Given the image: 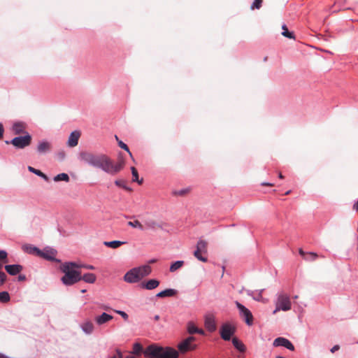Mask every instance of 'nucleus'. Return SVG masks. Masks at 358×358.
Segmentation results:
<instances>
[{
    "mask_svg": "<svg viewBox=\"0 0 358 358\" xmlns=\"http://www.w3.org/2000/svg\"><path fill=\"white\" fill-rule=\"evenodd\" d=\"M183 265H184L183 261H176L171 265L170 271L175 272L178 269L180 268Z\"/></svg>",
    "mask_w": 358,
    "mask_h": 358,
    "instance_id": "nucleus-32",
    "label": "nucleus"
},
{
    "mask_svg": "<svg viewBox=\"0 0 358 358\" xmlns=\"http://www.w3.org/2000/svg\"><path fill=\"white\" fill-rule=\"evenodd\" d=\"M115 184L118 186V187H123L124 189H127L126 187V186L124 185L125 184V181L122 180H117L115 181Z\"/></svg>",
    "mask_w": 358,
    "mask_h": 358,
    "instance_id": "nucleus-43",
    "label": "nucleus"
},
{
    "mask_svg": "<svg viewBox=\"0 0 358 358\" xmlns=\"http://www.w3.org/2000/svg\"><path fill=\"white\" fill-rule=\"evenodd\" d=\"M131 173H132V176H133L132 180L134 182H136L138 184L141 185L143 183V179L139 180L137 169L135 167L132 166L131 168Z\"/></svg>",
    "mask_w": 358,
    "mask_h": 358,
    "instance_id": "nucleus-30",
    "label": "nucleus"
},
{
    "mask_svg": "<svg viewBox=\"0 0 358 358\" xmlns=\"http://www.w3.org/2000/svg\"><path fill=\"white\" fill-rule=\"evenodd\" d=\"M262 0H255L254 3L251 6V9L253 10L255 8L259 9L262 6Z\"/></svg>",
    "mask_w": 358,
    "mask_h": 358,
    "instance_id": "nucleus-39",
    "label": "nucleus"
},
{
    "mask_svg": "<svg viewBox=\"0 0 358 358\" xmlns=\"http://www.w3.org/2000/svg\"><path fill=\"white\" fill-rule=\"evenodd\" d=\"M116 353L118 355V358H136L133 355H127V356H124L121 351L119 350H116Z\"/></svg>",
    "mask_w": 358,
    "mask_h": 358,
    "instance_id": "nucleus-42",
    "label": "nucleus"
},
{
    "mask_svg": "<svg viewBox=\"0 0 358 358\" xmlns=\"http://www.w3.org/2000/svg\"><path fill=\"white\" fill-rule=\"evenodd\" d=\"M81 328L84 332L90 334L93 332L94 327L91 321H86L81 325Z\"/></svg>",
    "mask_w": 358,
    "mask_h": 358,
    "instance_id": "nucleus-20",
    "label": "nucleus"
},
{
    "mask_svg": "<svg viewBox=\"0 0 358 358\" xmlns=\"http://www.w3.org/2000/svg\"><path fill=\"white\" fill-rule=\"evenodd\" d=\"M80 159L89 165L99 168L104 172L115 176L118 173L124 166V160L119 159L116 163L106 155L94 154L90 152H81L80 154Z\"/></svg>",
    "mask_w": 358,
    "mask_h": 358,
    "instance_id": "nucleus-1",
    "label": "nucleus"
},
{
    "mask_svg": "<svg viewBox=\"0 0 358 358\" xmlns=\"http://www.w3.org/2000/svg\"><path fill=\"white\" fill-rule=\"evenodd\" d=\"M0 358H10V357H8V356H6L2 353H0Z\"/></svg>",
    "mask_w": 358,
    "mask_h": 358,
    "instance_id": "nucleus-55",
    "label": "nucleus"
},
{
    "mask_svg": "<svg viewBox=\"0 0 358 358\" xmlns=\"http://www.w3.org/2000/svg\"><path fill=\"white\" fill-rule=\"evenodd\" d=\"M232 343L234 347L238 350L240 352H244L245 350V347L244 344L240 341L238 338H234L232 339Z\"/></svg>",
    "mask_w": 358,
    "mask_h": 358,
    "instance_id": "nucleus-25",
    "label": "nucleus"
},
{
    "mask_svg": "<svg viewBox=\"0 0 358 358\" xmlns=\"http://www.w3.org/2000/svg\"><path fill=\"white\" fill-rule=\"evenodd\" d=\"M292 303L288 295L280 294L278 295L275 302V309L273 313L276 314L280 310L287 311L291 309Z\"/></svg>",
    "mask_w": 358,
    "mask_h": 358,
    "instance_id": "nucleus-5",
    "label": "nucleus"
},
{
    "mask_svg": "<svg viewBox=\"0 0 358 358\" xmlns=\"http://www.w3.org/2000/svg\"><path fill=\"white\" fill-rule=\"evenodd\" d=\"M115 312L117 314L120 315L123 317V319L124 320H128L129 316H128V315L125 312L122 311V310H115Z\"/></svg>",
    "mask_w": 358,
    "mask_h": 358,
    "instance_id": "nucleus-45",
    "label": "nucleus"
},
{
    "mask_svg": "<svg viewBox=\"0 0 358 358\" xmlns=\"http://www.w3.org/2000/svg\"><path fill=\"white\" fill-rule=\"evenodd\" d=\"M110 358H118V355H117V354L116 353V355H115V356H113V357H110Z\"/></svg>",
    "mask_w": 358,
    "mask_h": 358,
    "instance_id": "nucleus-59",
    "label": "nucleus"
},
{
    "mask_svg": "<svg viewBox=\"0 0 358 358\" xmlns=\"http://www.w3.org/2000/svg\"><path fill=\"white\" fill-rule=\"evenodd\" d=\"M264 289H261L259 292H252L250 295L256 301H262L264 303L267 302V299L262 296V292Z\"/></svg>",
    "mask_w": 358,
    "mask_h": 358,
    "instance_id": "nucleus-22",
    "label": "nucleus"
},
{
    "mask_svg": "<svg viewBox=\"0 0 358 358\" xmlns=\"http://www.w3.org/2000/svg\"><path fill=\"white\" fill-rule=\"evenodd\" d=\"M113 318V317L112 315L103 313L101 315L95 317V321L99 325H101L109 322Z\"/></svg>",
    "mask_w": 358,
    "mask_h": 358,
    "instance_id": "nucleus-16",
    "label": "nucleus"
},
{
    "mask_svg": "<svg viewBox=\"0 0 358 358\" xmlns=\"http://www.w3.org/2000/svg\"><path fill=\"white\" fill-rule=\"evenodd\" d=\"M205 327L210 332L216 330V323L213 315H208L206 316Z\"/></svg>",
    "mask_w": 358,
    "mask_h": 358,
    "instance_id": "nucleus-11",
    "label": "nucleus"
},
{
    "mask_svg": "<svg viewBox=\"0 0 358 358\" xmlns=\"http://www.w3.org/2000/svg\"><path fill=\"white\" fill-rule=\"evenodd\" d=\"M196 249L206 255L208 250V243L205 240L200 239L196 246Z\"/></svg>",
    "mask_w": 358,
    "mask_h": 358,
    "instance_id": "nucleus-18",
    "label": "nucleus"
},
{
    "mask_svg": "<svg viewBox=\"0 0 358 358\" xmlns=\"http://www.w3.org/2000/svg\"><path fill=\"white\" fill-rule=\"evenodd\" d=\"M7 259V252L4 250H0V259L5 260L4 262H6Z\"/></svg>",
    "mask_w": 358,
    "mask_h": 358,
    "instance_id": "nucleus-44",
    "label": "nucleus"
},
{
    "mask_svg": "<svg viewBox=\"0 0 358 358\" xmlns=\"http://www.w3.org/2000/svg\"><path fill=\"white\" fill-rule=\"evenodd\" d=\"M155 320L158 321L159 320V315H157L154 317Z\"/></svg>",
    "mask_w": 358,
    "mask_h": 358,
    "instance_id": "nucleus-57",
    "label": "nucleus"
},
{
    "mask_svg": "<svg viewBox=\"0 0 358 358\" xmlns=\"http://www.w3.org/2000/svg\"><path fill=\"white\" fill-rule=\"evenodd\" d=\"M80 136V131H73L69 136V138L68 140V145L71 148L76 146L78 143V140H79Z\"/></svg>",
    "mask_w": 358,
    "mask_h": 358,
    "instance_id": "nucleus-13",
    "label": "nucleus"
},
{
    "mask_svg": "<svg viewBox=\"0 0 358 358\" xmlns=\"http://www.w3.org/2000/svg\"><path fill=\"white\" fill-rule=\"evenodd\" d=\"M127 224L133 228H137L141 231L145 230V227L138 220L129 221Z\"/></svg>",
    "mask_w": 358,
    "mask_h": 358,
    "instance_id": "nucleus-28",
    "label": "nucleus"
},
{
    "mask_svg": "<svg viewBox=\"0 0 358 358\" xmlns=\"http://www.w3.org/2000/svg\"><path fill=\"white\" fill-rule=\"evenodd\" d=\"M118 145L122 149L127 151L129 152V155L132 157V155H131V152L129 151L128 146L124 143H123L122 141H119Z\"/></svg>",
    "mask_w": 358,
    "mask_h": 358,
    "instance_id": "nucleus-40",
    "label": "nucleus"
},
{
    "mask_svg": "<svg viewBox=\"0 0 358 358\" xmlns=\"http://www.w3.org/2000/svg\"><path fill=\"white\" fill-rule=\"evenodd\" d=\"M177 294V291L173 289H166L157 294V297L163 298L168 296H173Z\"/></svg>",
    "mask_w": 358,
    "mask_h": 358,
    "instance_id": "nucleus-19",
    "label": "nucleus"
},
{
    "mask_svg": "<svg viewBox=\"0 0 358 358\" xmlns=\"http://www.w3.org/2000/svg\"><path fill=\"white\" fill-rule=\"evenodd\" d=\"M96 277L94 273H88L81 275V280L87 283H94L96 281Z\"/></svg>",
    "mask_w": 358,
    "mask_h": 358,
    "instance_id": "nucleus-23",
    "label": "nucleus"
},
{
    "mask_svg": "<svg viewBox=\"0 0 358 358\" xmlns=\"http://www.w3.org/2000/svg\"><path fill=\"white\" fill-rule=\"evenodd\" d=\"M290 190L287 191L286 193H285V195H288L289 193H290Z\"/></svg>",
    "mask_w": 358,
    "mask_h": 358,
    "instance_id": "nucleus-61",
    "label": "nucleus"
},
{
    "mask_svg": "<svg viewBox=\"0 0 358 358\" xmlns=\"http://www.w3.org/2000/svg\"><path fill=\"white\" fill-rule=\"evenodd\" d=\"M187 331L189 334H193L198 331V328L192 322H189L187 324Z\"/></svg>",
    "mask_w": 358,
    "mask_h": 358,
    "instance_id": "nucleus-37",
    "label": "nucleus"
},
{
    "mask_svg": "<svg viewBox=\"0 0 358 358\" xmlns=\"http://www.w3.org/2000/svg\"><path fill=\"white\" fill-rule=\"evenodd\" d=\"M197 334L201 335H204L205 332L203 329L198 328V331H196Z\"/></svg>",
    "mask_w": 358,
    "mask_h": 358,
    "instance_id": "nucleus-51",
    "label": "nucleus"
},
{
    "mask_svg": "<svg viewBox=\"0 0 358 358\" xmlns=\"http://www.w3.org/2000/svg\"><path fill=\"white\" fill-rule=\"evenodd\" d=\"M80 266V268H87V269H90V270H94L95 269V267L92 265H89V264H78Z\"/></svg>",
    "mask_w": 358,
    "mask_h": 358,
    "instance_id": "nucleus-46",
    "label": "nucleus"
},
{
    "mask_svg": "<svg viewBox=\"0 0 358 358\" xmlns=\"http://www.w3.org/2000/svg\"><path fill=\"white\" fill-rule=\"evenodd\" d=\"M22 248L25 252L29 254H36L38 255V254L41 253V250L38 248L31 245H24Z\"/></svg>",
    "mask_w": 358,
    "mask_h": 358,
    "instance_id": "nucleus-24",
    "label": "nucleus"
},
{
    "mask_svg": "<svg viewBox=\"0 0 358 358\" xmlns=\"http://www.w3.org/2000/svg\"><path fill=\"white\" fill-rule=\"evenodd\" d=\"M3 267V264L1 262H0V270Z\"/></svg>",
    "mask_w": 358,
    "mask_h": 358,
    "instance_id": "nucleus-60",
    "label": "nucleus"
},
{
    "mask_svg": "<svg viewBox=\"0 0 358 358\" xmlns=\"http://www.w3.org/2000/svg\"><path fill=\"white\" fill-rule=\"evenodd\" d=\"M340 349V346L338 345H334L331 350V352L334 353L336 351Z\"/></svg>",
    "mask_w": 358,
    "mask_h": 358,
    "instance_id": "nucleus-48",
    "label": "nucleus"
},
{
    "mask_svg": "<svg viewBox=\"0 0 358 358\" xmlns=\"http://www.w3.org/2000/svg\"><path fill=\"white\" fill-rule=\"evenodd\" d=\"M195 341V337L189 336L178 345V348L182 353L194 350L196 348V345L194 343Z\"/></svg>",
    "mask_w": 358,
    "mask_h": 358,
    "instance_id": "nucleus-7",
    "label": "nucleus"
},
{
    "mask_svg": "<svg viewBox=\"0 0 358 358\" xmlns=\"http://www.w3.org/2000/svg\"><path fill=\"white\" fill-rule=\"evenodd\" d=\"M148 358H178V352L172 348H162L157 345H149L143 352Z\"/></svg>",
    "mask_w": 358,
    "mask_h": 358,
    "instance_id": "nucleus-3",
    "label": "nucleus"
},
{
    "mask_svg": "<svg viewBox=\"0 0 358 358\" xmlns=\"http://www.w3.org/2000/svg\"><path fill=\"white\" fill-rule=\"evenodd\" d=\"M85 292H86V290H85V289H83V290H81V292H82V293H85Z\"/></svg>",
    "mask_w": 358,
    "mask_h": 358,
    "instance_id": "nucleus-62",
    "label": "nucleus"
},
{
    "mask_svg": "<svg viewBox=\"0 0 358 358\" xmlns=\"http://www.w3.org/2000/svg\"><path fill=\"white\" fill-rule=\"evenodd\" d=\"M273 345L277 346H283L292 351L294 350V347L292 343L287 338L279 337L274 340Z\"/></svg>",
    "mask_w": 358,
    "mask_h": 358,
    "instance_id": "nucleus-10",
    "label": "nucleus"
},
{
    "mask_svg": "<svg viewBox=\"0 0 358 358\" xmlns=\"http://www.w3.org/2000/svg\"><path fill=\"white\" fill-rule=\"evenodd\" d=\"M80 266L73 262H65L60 266V270L64 273L61 278L64 285L71 286L81 280V272L77 270Z\"/></svg>",
    "mask_w": 358,
    "mask_h": 358,
    "instance_id": "nucleus-2",
    "label": "nucleus"
},
{
    "mask_svg": "<svg viewBox=\"0 0 358 358\" xmlns=\"http://www.w3.org/2000/svg\"><path fill=\"white\" fill-rule=\"evenodd\" d=\"M262 185H266V186L273 187V184H272V183H268V182H263V183H262Z\"/></svg>",
    "mask_w": 358,
    "mask_h": 358,
    "instance_id": "nucleus-52",
    "label": "nucleus"
},
{
    "mask_svg": "<svg viewBox=\"0 0 358 358\" xmlns=\"http://www.w3.org/2000/svg\"><path fill=\"white\" fill-rule=\"evenodd\" d=\"M159 285V281L155 279H151L147 281L145 283H143V287L146 289L151 290L157 288Z\"/></svg>",
    "mask_w": 358,
    "mask_h": 358,
    "instance_id": "nucleus-17",
    "label": "nucleus"
},
{
    "mask_svg": "<svg viewBox=\"0 0 358 358\" xmlns=\"http://www.w3.org/2000/svg\"><path fill=\"white\" fill-rule=\"evenodd\" d=\"M54 180L55 182H59V181H62V180L69 182V177L68 174H66L65 173H59V174L57 175L54 178Z\"/></svg>",
    "mask_w": 358,
    "mask_h": 358,
    "instance_id": "nucleus-33",
    "label": "nucleus"
},
{
    "mask_svg": "<svg viewBox=\"0 0 358 358\" xmlns=\"http://www.w3.org/2000/svg\"><path fill=\"white\" fill-rule=\"evenodd\" d=\"M357 343H358V341H357Z\"/></svg>",
    "mask_w": 358,
    "mask_h": 358,
    "instance_id": "nucleus-63",
    "label": "nucleus"
},
{
    "mask_svg": "<svg viewBox=\"0 0 358 358\" xmlns=\"http://www.w3.org/2000/svg\"><path fill=\"white\" fill-rule=\"evenodd\" d=\"M52 150V144L48 141H40L37 146V152L39 154H45L50 152Z\"/></svg>",
    "mask_w": 358,
    "mask_h": 358,
    "instance_id": "nucleus-12",
    "label": "nucleus"
},
{
    "mask_svg": "<svg viewBox=\"0 0 358 358\" xmlns=\"http://www.w3.org/2000/svg\"><path fill=\"white\" fill-rule=\"evenodd\" d=\"M319 257L317 253L315 252H308L307 256L304 257V260L306 261H314L316 258Z\"/></svg>",
    "mask_w": 358,
    "mask_h": 358,
    "instance_id": "nucleus-38",
    "label": "nucleus"
},
{
    "mask_svg": "<svg viewBox=\"0 0 358 358\" xmlns=\"http://www.w3.org/2000/svg\"><path fill=\"white\" fill-rule=\"evenodd\" d=\"M19 280H24L25 279L24 275H19L18 277Z\"/></svg>",
    "mask_w": 358,
    "mask_h": 358,
    "instance_id": "nucleus-54",
    "label": "nucleus"
},
{
    "mask_svg": "<svg viewBox=\"0 0 358 358\" xmlns=\"http://www.w3.org/2000/svg\"><path fill=\"white\" fill-rule=\"evenodd\" d=\"M3 131H4V129H3V124L1 123H0V139L2 138V137H3Z\"/></svg>",
    "mask_w": 358,
    "mask_h": 358,
    "instance_id": "nucleus-49",
    "label": "nucleus"
},
{
    "mask_svg": "<svg viewBox=\"0 0 358 358\" xmlns=\"http://www.w3.org/2000/svg\"><path fill=\"white\" fill-rule=\"evenodd\" d=\"M236 305L239 310L241 316L245 319L246 324L252 325L253 323V316L250 310L238 301L236 302Z\"/></svg>",
    "mask_w": 358,
    "mask_h": 358,
    "instance_id": "nucleus-8",
    "label": "nucleus"
},
{
    "mask_svg": "<svg viewBox=\"0 0 358 358\" xmlns=\"http://www.w3.org/2000/svg\"><path fill=\"white\" fill-rule=\"evenodd\" d=\"M145 229H152V230H155L157 229H162L163 226L165 225V223H164V222L158 223L157 221H155L154 220H148L145 222Z\"/></svg>",
    "mask_w": 358,
    "mask_h": 358,
    "instance_id": "nucleus-14",
    "label": "nucleus"
},
{
    "mask_svg": "<svg viewBox=\"0 0 358 358\" xmlns=\"http://www.w3.org/2000/svg\"><path fill=\"white\" fill-rule=\"evenodd\" d=\"M6 271L11 275L20 273L22 270V266L19 264L6 265Z\"/></svg>",
    "mask_w": 358,
    "mask_h": 358,
    "instance_id": "nucleus-15",
    "label": "nucleus"
},
{
    "mask_svg": "<svg viewBox=\"0 0 358 358\" xmlns=\"http://www.w3.org/2000/svg\"><path fill=\"white\" fill-rule=\"evenodd\" d=\"M7 276L5 273L0 271V286L3 285L6 282Z\"/></svg>",
    "mask_w": 358,
    "mask_h": 358,
    "instance_id": "nucleus-41",
    "label": "nucleus"
},
{
    "mask_svg": "<svg viewBox=\"0 0 358 358\" xmlns=\"http://www.w3.org/2000/svg\"><path fill=\"white\" fill-rule=\"evenodd\" d=\"M278 177H279L280 179H283V178H284V176H282V174L281 173H279Z\"/></svg>",
    "mask_w": 358,
    "mask_h": 358,
    "instance_id": "nucleus-58",
    "label": "nucleus"
},
{
    "mask_svg": "<svg viewBox=\"0 0 358 358\" xmlns=\"http://www.w3.org/2000/svg\"><path fill=\"white\" fill-rule=\"evenodd\" d=\"M143 352V347L138 343H135L133 345V350L131 353L136 355H140Z\"/></svg>",
    "mask_w": 358,
    "mask_h": 358,
    "instance_id": "nucleus-31",
    "label": "nucleus"
},
{
    "mask_svg": "<svg viewBox=\"0 0 358 358\" xmlns=\"http://www.w3.org/2000/svg\"><path fill=\"white\" fill-rule=\"evenodd\" d=\"M31 136L27 134L24 136H18L13 138L10 142L6 141V143H11L15 148L22 149L31 144Z\"/></svg>",
    "mask_w": 358,
    "mask_h": 358,
    "instance_id": "nucleus-6",
    "label": "nucleus"
},
{
    "mask_svg": "<svg viewBox=\"0 0 358 358\" xmlns=\"http://www.w3.org/2000/svg\"><path fill=\"white\" fill-rule=\"evenodd\" d=\"M55 255V252L53 250L47 251V252H41L38 254V256L42 257L46 259H53Z\"/></svg>",
    "mask_w": 358,
    "mask_h": 358,
    "instance_id": "nucleus-29",
    "label": "nucleus"
},
{
    "mask_svg": "<svg viewBox=\"0 0 358 358\" xmlns=\"http://www.w3.org/2000/svg\"><path fill=\"white\" fill-rule=\"evenodd\" d=\"M353 208H354V209H357V210H358V200H357V201H356V203L354 204Z\"/></svg>",
    "mask_w": 358,
    "mask_h": 358,
    "instance_id": "nucleus-53",
    "label": "nucleus"
},
{
    "mask_svg": "<svg viewBox=\"0 0 358 358\" xmlns=\"http://www.w3.org/2000/svg\"><path fill=\"white\" fill-rule=\"evenodd\" d=\"M235 332V328L229 323H224L220 328V336L224 341H229Z\"/></svg>",
    "mask_w": 358,
    "mask_h": 358,
    "instance_id": "nucleus-9",
    "label": "nucleus"
},
{
    "mask_svg": "<svg viewBox=\"0 0 358 358\" xmlns=\"http://www.w3.org/2000/svg\"><path fill=\"white\" fill-rule=\"evenodd\" d=\"M123 244H124V242L120 241H113L104 242L105 245H106L107 247L111 248H117Z\"/></svg>",
    "mask_w": 358,
    "mask_h": 358,
    "instance_id": "nucleus-26",
    "label": "nucleus"
},
{
    "mask_svg": "<svg viewBox=\"0 0 358 358\" xmlns=\"http://www.w3.org/2000/svg\"><path fill=\"white\" fill-rule=\"evenodd\" d=\"M28 170H29L30 172H31V173H34V174H36V175H37V176H40V177L43 178L44 180H48V177L45 173H43V172H41L40 170H38V169H34V167L30 166H28Z\"/></svg>",
    "mask_w": 358,
    "mask_h": 358,
    "instance_id": "nucleus-27",
    "label": "nucleus"
},
{
    "mask_svg": "<svg viewBox=\"0 0 358 358\" xmlns=\"http://www.w3.org/2000/svg\"><path fill=\"white\" fill-rule=\"evenodd\" d=\"M299 253L303 257V259H304V257L307 256V253L305 252L302 249H299Z\"/></svg>",
    "mask_w": 358,
    "mask_h": 358,
    "instance_id": "nucleus-50",
    "label": "nucleus"
},
{
    "mask_svg": "<svg viewBox=\"0 0 358 358\" xmlns=\"http://www.w3.org/2000/svg\"><path fill=\"white\" fill-rule=\"evenodd\" d=\"M151 272L152 268L149 265L136 267L126 273L124 276V280L129 283H135L150 275Z\"/></svg>",
    "mask_w": 358,
    "mask_h": 358,
    "instance_id": "nucleus-4",
    "label": "nucleus"
},
{
    "mask_svg": "<svg viewBox=\"0 0 358 358\" xmlns=\"http://www.w3.org/2000/svg\"><path fill=\"white\" fill-rule=\"evenodd\" d=\"M157 262V259H152L151 260L149 261V264H154Z\"/></svg>",
    "mask_w": 358,
    "mask_h": 358,
    "instance_id": "nucleus-56",
    "label": "nucleus"
},
{
    "mask_svg": "<svg viewBox=\"0 0 358 358\" xmlns=\"http://www.w3.org/2000/svg\"><path fill=\"white\" fill-rule=\"evenodd\" d=\"M10 301V295L7 292H0V301L2 303H6Z\"/></svg>",
    "mask_w": 358,
    "mask_h": 358,
    "instance_id": "nucleus-36",
    "label": "nucleus"
},
{
    "mask_svg": "<svg viewBox=\"0 0 358 358\" xmlns=\"http://www.w3.org/2000/svg\"><path fill=\"white\" fill-rule=\"evenodd\" d=\"M282 29L283 31L282 32V35L285 37L289 38H294V34L292 32H289L288 31V29L285 24H283L282 26Z\"/></svg>",
    "mask_w": 358,
    "mask_h": 358,
    "instance_id": "nucleus-34",
    "label": "nucleus"
},
{
    "mask_svg": "<svg viewBox=\"0 0 358 358\" xmlns=\"http://www.w3.org/2000/svg\"><path fill=\"white\" fill-rule=\"evenodd\" d=\"M203 253H202L201 252L199 251L198 250L196 249V250L194 251V256L197 259H199V261H201L203 262H206L208 261V259L207 257H203L202 255Z\"/></svg>",
    "mask_w": 358,
    "mask_h": 358,
    "instance_id": "nucleus-35",
    "label": "nucleus"
},
{
    "mask_svg": "<svg viewBox=\"0 0 358 358\" xmlns=\"http://www.w3.org/2000/svg\"><path fill=\"white\" fill-rule=\"evenodd\" d=\"M24 129H25V127H24V124L21 123V122H16L13 125V133L16 135L24 134L25 133Z\"/></svg>",
    "mask_w": 358,
    "mask_h": 358,
    "instance_id": "nucleus-21",
    "label": "nucleus"
},
{
    "mask_svg": "<svg viewBox=\"0 0 358 358\" xmlns=\"http://www.w3.org/2000/svg\"><path fill=\"white\" fill-rule=\"evenodd\" d=\"M188 190L187 189H182V190H180L178 192H174V194L175 195H178V196H184L186 194L188 193Z\"/></svg>",
    "mask_w": 358,
    "mask_h": 358,
    "instance_id": "nucleus-47",
    "label": "nucleus"
}]
</instances>
